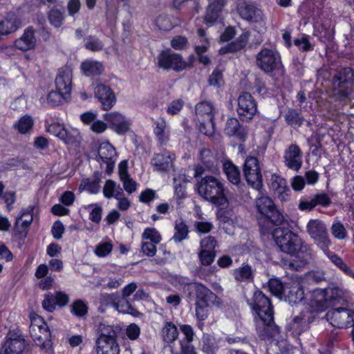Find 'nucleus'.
<instances>
[{"label":"nucleus","instance_id":"obj_20","mask_svg":"<svg viewBox=\"0 0 354 354\" xmlns=\"http://www.w3.org/2000/svg\"><path fill=\"white\" fill-rule=\"evenodd\" d=\"M237 10L241 17L248 21L259 22L263 19L262 11L253 4L240 3Z\"/></svg>","mask_w":354,"mask_h":354},{"label":"nucleus","instance_id":"obj_17","mask_svg":"<svg viewBox=\"0 0 354 354\" xmlns=\"http://www.w3.org/2000/svg\"><path fill=\"white\" fill-rule=\"evenodd\" d=\"M46 131L66 144L74 142L78 137V133L75 129L67 130L63 124L59 123L48 125Z\"/></svg>","mask_w":354,"mask_h":354},{"label":"nucleus","instance_id":"obj_57","mask_svg":"<svg viewBox=\"0 0 354 354\" xmlns=\"http://www.w3.org/2000/svg\"><path fill=\"white\" fill-rule=\"evenodd\" d=\"M210 305L196 302V316L198 320L203 321L207 319Z\"/></svg>","mask_w":354,"mask_h":354},{"label":"nucleus","instance_id":"obj_40","mask_svg":"<svg viewBox=\"0 0 354 354\" xmlns=\"http://www.w3.org/2000/svg\"><path fill=\"white\" fill-rule=\"evenodd\" d=\"M114 307L120 313L124 314H130L133 316H138L140 313L132 306L129 300L126 297H122L118 302L113 304Z\"/></svg>","mask_w":354,"mask_h":354},{"label":"nucleus","instance_id":"obj_61","mask_svg":"<svg viewBox=\"0 0 354 354\" xmlns=\"http://www.w3.org/2000/svg\"><path fill=\"white\" fill-rule=\"evenodd\" d=\"M157 25L160 30L167 31L171 30L174 26L167 16L160 15L156 19Z\"/></svg>","mask_w":354,"mask_h":354},{"label":"nucleus","instance_id":"obj_2","mask_svg":"<svg viewBox=\"0 0 354 354\" xmlns=\"http://www.w3.org/2000/svg\"><path fill=\"white\" fill-rule=\"evenodd\" d=\"M251 308L257 314L255 322L259 335L275 337L279 333V328L274 323V312L270 300L261 291H255L251 300L248 301Z\"/></svg>","mask_w":354,"mask_h":354},{"label":"nucleus","instance_id":"obj_34","mask_svg":"<svg viewBox=\"0 0 354 354\" xmlns=\"http://www.w3.org/2000/svg\"><path fill=\"white\" fill-rule=\"evenodd\" d=\"M235 279L240 282H250L253 280L254 270L248 264H243L234 270Z\"/></svg>","mask_w":354,"mask_h":354},{"label":"nucleus","instance_id":"obj_8","mask_svg":"<svg viewBox=\"0 0 354 354\" xmlns=\"http://www.w3.org/2000/svg\"><path fill=\"white\" fill-rule=\"evenodd\" d=\"M243 175L247 183L256 189H260L262 187V175L257 158L248 157L243 165Z\"/></svg>","mask_w":354,"mask_h":354},{"label":"nucleus","instance_id":"obj_24","mask_svg":"<svg viewBox=\"0 0 354 354\" xmlns=\"http://www.w3.org/2000/svg\"><path fill=\"white\" fill-rule=\"evenodd\" d=\"M21 26V19L14 13H8L0 21V36L8 35Z\"/></svg>","mask_w":354,"mask_h":354},{"label":"nucleus","instance_id":"obj_42","mask_svg":"<svg viewBox=\"0 0 354 354\" xmlns=\"http://www.w3.org/2000/svg\"><path fill=\"white\" fill-rule=\"evenodd\" d=\"M326 257L330 260V261L336 266L338 268L342 270L346 274H350L351 270L348 266L344 263V261L336 254L329 250V247L326 249H321Z\"/></svg>","mask_w":354,"mask_h":354},{"label":"nucleus","instance_id":"obj_11","mask_svg":"<svg viewBox=\"0 0 354 354\" xmlns=\"http://www.w3.org/2000/svg\"><path fill=\"white\" fill-rule=\"evenodd\" d=\"M196 115L199 121L200 129L203 131L206 127L213 129L215 109L212 102L203 101L196 105Z\"/></svg>","mask_w":354,"mask_h":354},{"label":"nucleus","instance_id":"obj_62","mask_svg":"<svg viewBox=\"0 0 354 354\" xmlns=\"http://www.w3.org/2000/svg\"><path fill=\"white\" fill-rule=\"evenodd\" d=\"M208 82L210 86H220L223 82L222 71L218 68H216L210 75Z\"/></svg>","mask_w":354,"mask_h":354},{"label":"nucleus","instance_id":"obj_51","mask_svg":"<svg viewBox=\"0 0 354 354\" xmlns=\"http://www.w3.org/2000/svg\"><path fill=\"white\" fill-rule=\"evenodd\" d=\"M239 128V121L235 118H230L226 122L224 131L228 136H232L238 133Z\"/></svg>","mask_w":354,"mask_h":354},{"label":"nucleus","instance_id":"obj_48","mask_svg":"<svg viewBox=\"0 0 354 354\" xmlns=\"http://www.w3.org/2000/svg\"><path fill=\"white\" fill-rule=\"evenodd\" d=\"M100 180L95 179L94 180H90L89 179H84L82 180L80 185V191L87 190L91 194H97L100 190Z\"/></svg>","mask_w":354,"mask_h":354},{"label":"nucleus","instance_id":"obj_58","mask_svg":"<svg viewBox=\"0 0 354 354\" xmlns=\"http://www.w3.org/2000/svg\"><path fill=\"white\" fill-rule=\"evenodd\" d=\"M165 128L166 122L165 120H161L156 122V127L154 132L161 143L165 142L167 140V137L165 133Z\"/></svg>","mask_w":354,"mask_h":354},{"label":"nucleus","instance_id":"obj_52","mask_svg":"<svg viewBox=\"0 0 354 354\" xmlns=\"http://www.w3.org/2000/svg\"><path fill=\"white\" fill-rule=\"evenodd\" d=\"M85 47L87 50L91 51H99L104 47L103 42L94 36H89L86 39Z\"/></svg>","mask_w":354,"mask_h":354},{"label":"nucleus","instance_id":"obj_53","mask_svg":"<svg viewBox=\"0 0 354 354\" xmlns=\"http://www.w3.org/2000/svg\"><path fill=\"white\" fill-rule=\"evenodd\" d=\"M201 158L207 168H212L216 163V158L211 150L203 149L201 151Z\"/></svg>","mask_w":354,"mask_h":354},{"label":"nucleus","instance_id":"obj_26","mask_svg":"<svg viewBox=\"0 0 354 354\" xmlns=\"http://www.w3.org/2000/svg\"><path fill=\"white\" fill-rule=\"evenodd\" d=\"M226 0H212L206 8L205 21L207 24H213L221 17Z\"/></svg>","mask_w":354,"mask_h":354},{"label":"nucleus","instance_id":"obj_35","mask_svg":"<svg viewBox=\"0 0 354 354\" xmlns=\"http://www.w3.org/2000/svg\"><path fill=\"white\" fill-rule=\"evenodd\" d=\"M81 68L87 76L100 75L104 70L103 65L101 62L93 60H86L83 62L81 64Z\"/></svg>","mask_w":354,"mask_h":354},{"label":"nucleus","instance_id":"obj_9","mask_svg":"<svg viewBox=\"0 0 354 354\" xmlns=\"http://www.w3.org/2000/svg\"><path fill=\"white\" fill-rule=\"evenodd\" d=\"M237 113L243 120L249 121L253 118L257 113V104L252 95L243 92L237 99Z\"/></svg>","mask_w":354,"mask_h":354},{"label":"nucleus","instance_id":"obj_21","mask_svg":"<svg viewBox=\"0 0 354 354\" xmlns=\"http://www.w3.org/2000/svg\"><path fill=\"white\" fill-rule=\"evenodd\" d=\"M104 118L110 123L111 128L119 134L126 133L129 129V121L118 112L106 113Z\"/></svg>","mask_w":354,"mask_h":354},{"label":"nucleus","instance_id":"obj_64","mask_svg":"<svg viewBox=\"0 0 354 354\" xmlns=\"http://www.w3.org/2000/svg\"><path fill=\"white\" fill-rule=\"evenodd\" d=\"M30 317L31 321L30 330L48 326L46 323L42 319V317H41L38 315L32 313L30 314Z\"/></svg>","mask_w":354,"mask_h":354},{"label":"nucleus","instance_id":"obj_29","mask_svg":"<svg viewBox=\"0 0 354 354\" xmlns=\"http://www.w3.org/2000/svg\"><path fill=\"white\" fill-rule=\"evenodd\" d=\"M36 40L34 35V30L32 28H27L23 35L15 42V46L23 50H28L35 46Z\"/></svg>","mask_w":354,"mask_h":354},{"label":"nucleus","instance_id":"obj_63","mask_svg":"<svg viewBox=\"0 0 354 354\" xmlns=\"http://www.w3.org/2000/svg\"><path fill=\"white\" fill-rule=\"evenodd\" d=\"M194 227L196 232L205 234L209 232L212 230L213 225L212 223L208 221H196L194 223Z\"/></svg>","mask_w":354,"mask_h":354},{"label":"nucleus","instance_id":"obj_31","mask_svg":"<svg viewBox=\"0 0 354 354\" xmlns=\"http://www.w3.org/2000/svg\"><path fill=\"white\" fill-rule=\"evenodd\" d=\"M324 297L326 305L334 306L343 300L344 292L337 286L328 287L324 291Z\"/></svg>","mask_w":354,"mask_h":354},{"label":"nucleus","instance_id":"obj_19","mask_svg":"<svg viewBox=\"0 0 354 354\" xmlns=\"http://www.w3.org/2000/svg\"><path fill=\"white\" fill-rule=\"evenodd\" d=\"M283 158L285 165L289 169L297 171L301 167V151L297 145H290L285 151Z\"/></svg>","mask_w":354,"mask_h":354},{"label":"nucleus","instance_id":"obj_38","mask_svg":"<svg viewBox=\"0 0 354 354\" xmlns=\"http://www.w3.org/2000/svg\"><path fill=\"white\" fill-rule=\"evenodd\" d=\"M97 354H119V346L116 342H104L103 339L97 341Z\"/></svg>","mask_w":354,"mask_h":354},{"label":"nucleus","instance_id":"obj_60","mask_svg":"<svg viewBox=\"0 0 354 354\" xmlns=\"http://www.w3.org/2000/svg\"><path fill=\"white\" fill-rule=\"evenodd\" d=\"M286 120L287 122L291 125H300L303 121V120L300 118L299 113L294 109H290L287 112Z\"/></svg>","mask_w":354,"mask_h":354},{"label":"nucleus","instance_id":"obj_50","mask_svg":"<svg viewBox=\"0 0 354 354\" xmlns=\"http://www.w3.org/2000/svg\"><path fill=\"white\" fill-rule=\"evenodd\" d=\"M142 241L158 244L161 241V236L155 228H147L142 235Z\"/></svg>","mask_w":354,"mask_h":354},{"label":"nucleus","instance_id":"obj_33","mask_svg":"<svg viewBox=\"0 0 354 354\" xmlns=\"http://www.w3.org/2000/svg\"><path fill=\"white\" fill-rule=\"evenodd\" d=\"M223 171L228 180L236 185L241 183L240 171L230 160H225L223 163Z\"/></svg>","mask_w":354,"mask_h":354},{"label":"nucleus","instance_id":"obj_39","mask_svg":"<svg viewBox=\"0 0 354 354\" xmlns=\"http://www.w3.org/2000/svg\"><path fill=\"white\" fill-rule=\"evenodd\" d=\"M163 340L167 343L175 341L178 336V330L176 326L171 322H167L162 329Z\"/></svg>","mask_w":354,"mask_h":354},{"label":"nucleus","instance_id":"obj_7","mask_svg":"<svg viewBox=\"0 0 354 354\" xmlns=\"http://www.w3.org/2000/svg\"><path fill=\"white\" fill-rule=\"evenodd\" d=\"M326 318L335 327H351L354 325V310L341 307L333 308L327 312Z\"/></svg>","mask_w":354,"mask_h":354},{"label":"nucleus","instance_id":"obj_23","mask_svg":"<svg viewBox=\"0 0 354 354\" xmlns=\"http://www.w3.org/2000/svg\"><path fill=\"white\" fill-rule=\"evenodd\" d=\"M286 300L290 304H297L304 299V290L299 281L292 280L286 284L283 292Z\"/></svg>","mask_w":354,"mask_h":354},{"label":"nucleus","instance_id":"obj_47","mask_svg":"<svg viewBox=\"0 0 354 354\" xmlns=\"http://www.w3.org/2000/svg\"><path fill=\"white\" fill-rule=\"evenodd\" d=\"M70 95L59 92V91H50L47 96V102L50 106H56L59 105L63 100H67Z\"/></svg>","mask_w":354,"mask_h":354},{"label":"nucleus","instance_id":"obj_41","mask_svg":"<svg viewBox=\"0 0 354 354\" xmlns=\"http://www.w3.org/2000/svg\"><path fill=\"white\" fill-rule=\"evenodd\" d=\"M174 230L175 232L172 239L175 242L180 243L187 238L188 226L182 220L176 221Z\"/></svg>","mask_w":354,"mask_h":354},{"label":"nucleus","instance_id":"obj_6","mask_svg":"<svg viewBox=\"0 0 354 354\" xmlns=\"http://www.w3.org/2000/svg\"><path fill=\"white\" fill-rule=\"evenodd\" d=\"M306 231L320 249L326 250L331 245L327 227L323 221L318 218L310 219L306 224Z\"/></svg>","mask_w":354,"mask_h":354},{"label":"nucleus","instance_id":"obj_13","mask_svg":"<svg viewBox=\"0 0 354 354\" xmlns=\"http://www.w3.org/2000/svg\"><path fill=\"white\" fill-rule=\"evenodd\" d=\"M259 68L266 73H272L280 64L279 55L268 48L262 49L256 57Z\"/></svg>","mask_w":354,"mask_h":354},{"label":"nucleus","instance_id":"obj_22","mask_svg":"<svg viewBox=\"0 0 354 354\" xmlns=\"http://www.w3.org/2000/svg\"><path fill=\"white\" fill-rule=\"evenodd\" d=\"M95 94L101 102L104 110H110L115 103V96L109 86L104 84L97 85L95 88Z\"/></svg>","mask_w":354,"mask_h":354},{"label":"nucleus","instance_id":"obj_32","mask_svg":"<svg viewBox=\"0 0 354 354\" xmlns=\"http://www.w3.org/2000/svg\"><path fill=\"white\" fill-rule=\"evenodd\" d=\"M249 37V32H243L234 41L231 42L225 48H221L220 53L225 54L229 52H236L243 49L246 46Z\"/></svg>","mask_w":354,"mask_h":354},{"label":"nucleus","instance_id":"obj_55","mask_svg":"<svg viewBox=\"0 0 354 354\" xmlns=\"http://www.w3.org/2000/svg\"><path fill=\"white\" fill-rule=\"evenodd\" d=\"M331 233L335 238L339 240L344 239L347 234L344 226L340 222H337L332 225Z\"/></svg>","mask_w":354,"mask_h":354},{"label":"nucleus","instance_id":"obj_44","mask_svg":"<svg viewBox=\"0 0 354 354\" xmlns=\"http://www.w3.org/2000/svg\"><path fill=\"white\" fill-rule=\"evenodd\" d=\"M34 124L33 119L31 116L26 115L21 117L15 124V128L22 134L28 133Z\"/></svg>","mask_w":354,"mask_h":354},{"label":"nucleus","instance_id":"obj_5","mask_svg":"<svg viewBox=\"0 0 354 354\" xmlns=\"http://www.w3.org/2000/svg\"><path fill=\"white\" fill-rule=\"evenodd\" d=\"M354 84V70L344 67L335 73L333 78V95L341 100H345L352 93Z\"/></svg>","mask_w":354,"mask_h":354},{"label":"nucleus","instance_id":"obj_3","mask_svg":"<svg viewBox=\"0 0 354 354\" xmlns=\"http://www.w3.org/2000/svg\"><path fill=\"white\" fill-rule=\"evenodd\" d=\"M196 189L199 196L214 205L225 206L228 203L223 183L213 176H206L198 180Z\"/></svg>","mask_w":354,"mask_h":354},{"label":"nucleus","instance_id":"obj_43","mask_svg":"<svg viewBox=\"0 0 354 354\" xmlns=\"http://www.w3.org/2000/svg\"><path fill=\"white\" fill-rule=\"evenodd\" d=\"M48 20L50 23L55 28H59L62 26L64 19V8H57L56 7L52 8L48 12Z\"/></svg>","mask_w":354,"mask_h":354},{"label":"nucleus","instance_id":"obj_27","mask_svg":"<svg viewBox=\"0 0 354 354\" xmlns=\"http://www.w3.org/2000/svg\"><path fill=\"white\" fill-rule=\"evenodd\" d=\"M30 333L37 346L42 348H48L51 346V334L48 326L30 329Z\"/></svg>","mask_w":354,"mask_h":354},{"label":"nucleus","instance_id":"obj_30","mask_svg":"<svg viewBox=\"0 0 354 354\" xmlns=\"http://www.w3.org/2000/svg\"><path fill=\"white\" fill-rule=\"evenodd\" d=\"M119 175L125 191L129 194L135 192L137 184L128 174L127 162L123 161L119 165Z\"/></svg>","mask_w":354,"mask_h":354},{"label":"nucleus","instance_id":"obj_45","mask_svg":"<svg viewBox=\"0 0 354 354\" xmlns=\"http://www.w3.org/2000/svg\"><path fill=\"white\" fill-rule=\"evenodd\" d=\"M113 245L111 241H106L100 243L95 246L94 253L99 257H105L111 254Z\"/></svg>","mask_w":354,"mask_h":354},{"label":"nucleus","instance_id":"obj_37","mask_svg":"<svg viewBox=\"0 0 354 354\" xmlns=\"http://www.w3.org/2000/svg\"><path fill=\"white\" fill-rule=\"evenodd\" d=\"M100 337L97 340L103 339L104 342H116L118 332L113 326L101 323L98 327Z\"/></svg>","mask_w":354,"mask_h":354},{"label":"nucleus","instance_id":"obj_15","mask_svg":"<svg viewBox=\"0 0 354 354\" xmlns=\"http://www.w3.org/2000/svg\"><path fill=\"white\" fill-rule=\"evenodd\" d=\"M97 161L101 165L105 164L106 173L110 175L115 167V162L117 159V153L115 148L109 142H102L98 148Z\"/></svg>","mask_w":354,"mask_h":354},{"label":"nucleus","instance_id":"obj_1","mask_svg":"<svg viewBox=\"0 0 354 354\" xmlns=\"http://www.w3.org/2000/svg\"><path fill=\"white\" fill-rule=\"evenodd\" d=\"M272 236L281 252L296 257L302 265L313 260V250L297 234L288 228L277 227Z\"/></svg>","mask_w":354,"mask_h":354},{"label":"nucleus","instance_id":"obj_12","mask_svg":"<svg viewBox=\"0 0 354 354\" xmlns=\"http://www.w3.org/2000/svg\"><path fill=\"white\" fill-rule=\"evenodd\" d=\"M27 346L24 335L17 333H10L2 344L0 354H22Z\"/></svg>","mask_w":354,"mask_h":354},{"label":"nucleus","instance_id":"obj_14","mask_svg":"<svg viewBox=\"0 0 354 354\" xmlns=\"http://www.w3.org/2000/svg\"><path fill=\"white\" fill-rule=\"evenodd\" d=\"M315 319V315L312 312H302L288 324L287 329L292 331L294 335H299L310 328V325Z\"/></svg>","mask_w":354,"mask_h":354},{"label":"nucleus","instance_id":"obj_54","mask_svg":"<svg viewBox=\"0 0 354 354\" xmlns=\"http://www.w3.org/2000/svg\"><path fill=\"white\" fill-rule=\"evenodd\" d=\"M271 187L277 194H282L287 189V183L285 179L275 176L272 179Z\"/></svg>","mask_w":354,"mask_h":354},{"label":"nucleus","instance_id":"obj_10","mask_svg":"<svg viewBox=\"0 0 354 354\" xmlns=\"http://www.w3.org/2000/svg\"><path fill=\"white\" fill-rule=\"evenodd\" d=\"M158 65L163 69H173L175 71H181L188 67V64L183 60L180 55L171 53L169 51H162L158 57Z\"/></svg>","mask_w":354,"mask_h":354},{"label":"nucleus","instance_id":"obj_25","mask_svg":"<svg viewBox=\"0 0 354 354\" xmlns=\"http://www.w3.org/2000/svg\"><path fill=\"white\" fill-rule=\"evenodd\" d=\"M32 214L33 207L30 206L22 210L20 216L17 218L15 228L21 236H26L27 234L28 229L33 220Z\"/></svg>","mask_w":354,"mask_h":354},{"label":"nucleus","instance_id":"obj_56","mask_svg":"<svg viewBox=\"0 0 354 354\" xmlns=\"http://www.w3.org/2000/svg\"><path fill=\"white\" fill-rule=\"evenodd\" d=\"M217 242L214 236H209L202 239L200 243L201 250L214 252Z\"/></svg>","mask_w":354,"mask_h":354},{"label":"nucleus","instance_id":"obj_4","mask_svg":"<svg viewBox=\"0 0 354 354\" xmlns=\"http://www.w3.org/2000/svg\"><path fill=\"white\" fill-rule=\"evenodd\" d=\"M255 207L259 213V224L263 233L273 225H280L283 216L277 209L272 200L266 196H261L255 200Z\"/></svg>","mask_w":354,"mask_h":354},{"label":"nucleus","instance_id":"obj_18","mask_svg":"<svg viewBox=\"0 0 354 354\" xmlns=\"http://www.w3.org/2000/svg\"><path fill=\"white\" fill-rule=\"evenodd\" d=\"M72 69L65 66L59 70L55 79V86L57 91L63 92L66 95H70L72 84Z\"/></svg>","mask_w":354,"mask_h":354},{"label":"nucleus","instance_id":"obj_46","mask_svg":"<svg viewBox=\"0 0 354 354\" xmlns=\"http://www.w3.org/2000/svg\"><path fill=\"white\" fill-rule=\"evenodd\" d=\"M71 312L77 317H83L88 313L86 303L81 299H77L71 306Z\"/></svg>","mask_w":354,"mask_h":354},{"label":"nucleus","instance_id":"obj_59","mask_svg":"<svg viewBox=\"0 0 354 354\" xmlns=\"http://www.w3.org/2000/svg\"><path fill=\"white\" fill-rule=\"evenodd\" d=\"M198 255L200 261L203 266H209L214 261L216 257L215 252L203 250H201Z\"/></svg>","mask_w":354,"mask_h":354},{"label":"nucleus","instance_id":"obj_49","mask_svg":"<svg viewBox=\"0 0 354 354\" xmlns=\"http://www.w3.org/2000/svg\"><path fill=\"white\" fill-rule=\"evenodd\" d=\"M268 287L270 292L275 296H281L283 294L286 285L278 279H270L268 282Z\"/></svg>","mask_w":354,"mask_h":354},{"label":"nucleus","instance_id":"obj_36","mask_svg":"<svg viewBox=\"0 0 354 354\" xmlns=\"http://www.w3.org/2000/svg\"><path fill=\"white\" fill-rule=\"evenodd\" d=\"M103 194L107 198H115L118 199L123 196V190L115 181L107 180L103 188Z\"/></svg>","mask_w":354,"mask_h":354},{"label":"nucleus","instance_id":"obj_16","mask_svg":"<svg viewBox=\"0 0 354 354\" xmlns=\"http://www.w3.org/2000/svg\"><path fill=\"white\" fill-rule=\"evenodd\" d=\"M191 286L196 292V302L216 306H219L221 304L217 295L202 283H193Z\"/></svg>","mask_w":354,"mask_h":354},{"label":"nucleus","instance_id":"obj_28","mask_svg":"<svg viewBox=\"0 0 354 354\" xmlns=\"http://www.w3.org/2000/svg\"><path fill=\"white\" fill-rule=\"evenodd\" d=\"M175 158V155L170 152L157 153L151 159V164L158 171H167L171 167Z\"/></svg>","mask_w":354,"mask_h":354}]
</instances>
